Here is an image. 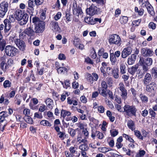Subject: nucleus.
<instances>
[{
	"label": "nucleus",
	"mask_w": 157,
	"mask_h": 157,
	"mask_svg": "<svg viewBox=\"0 0 157 157\" xmlns=\"http://www.w3.org/2000/svg\"><path fill=\"white\" fill-rule=\"evenodd\" d=\"M124 112L127 116L131 117L132 116H136L137 109L134 105H126L124 107Z\"/></svg>",
	"instance_id": "obj_1"
},
{
	"label": "nucleus",
	"mask_w": 157,
	"mask_h": 157,
	"mask_svg": "<svg viewBox=\"0 0 157 157\" xmlns=\"http://www.w3.org/2000/svg\"><path fill=\"white\" fill-rule=\"evenodd\" d=\"M17 51V49L14 46L8 45L5 47L4 52L6 55L12 57L16 56Z\"/></svg>",
	"instance_id": "obj_2"
},
{
	"label": "nucleus",
	"mask_w": 157,
	"mask_h": 157,
	"mask_svg": "<svg viewBox=\"0 0 157 157\" xmlns=\"http://www.w3.org/2000/svg\"><path fill=\"white\" fill-rule=\"evenodd\" d=\"M109 42L110 45H120L121 43V39L118 35L116 34H112L109 35Z\"/></svg>",
	"instance_id": "obj_3"
},
{
	"label": "nucleus",
	"mask_w": 157,
	"mask_h": 157,
	"mask_svg": "<svg viewBox=\"0 0 157 157\" xmlns=\"http://www.w3.org/2000/svg\"><path fill=\"white\" fill-rule=\"evenodd\" d=\"M10 40L12 41H14L17 47L21 51H24L25 49L26 45L25 42L20 39H14L13 37H10Z\"/></svg>",
	"instance_id": "obj_4"
},
{
	"label": "nucleus",
	"mask_w": 157,
	"mask_h": 157,
	"mask_svg": "<svg viewBox=\"0 0 157 157\" xmlns=\"http://www.w3.org/2000/svg\"><path fill=\"white\" fill-rule=\"evenodd\" d=\"M8 3L5 1L0 3V17L3 18L7 12L8 8Z\"/></svg>",
	"instance_id": "obj_5"
},
{
	"label": "nucleus",
	"mask_w": 157,
	"mask_h": 157,
	"mask_svg": "<svg viewBox=\"0 0 157 157\" xmlns=\"http://www.w3.org/2000/svg\"><path fill=\"white\" fill-rule=\"evenodd\" d=\"M72 9L74 14L76 16L82 15L83 12L81 8L77 6L76 1H74L73 3Z\"/></svg>",
	"instance_id": "obj_6"
},
{
	"label": "nucleus",
	"mask_w": 157,
	"mask_h": 157,
	"mask_svg": "<svg viewBox=\"0 0 157 157\" xmlns=\"http://www.w3.org/2000/svg\"><path fill=\"white\" fill-rule=\"evenodd\" d=\"M118 88L121 92V96L123 99L125 100L127 98V92L123 82H121L118 85Z\"/></svg>",
	"instance_id": "obj_7"
},
{
	"label": "nucleus",
	"mask_w": 157,
	"mask_h": 157,
	"mask_svg": "<svg viewBox=\"0 0 157 157\" xmlns=\"http://www.w3.org/2000/svg\"><path fill=\"white\" fill-rule=\"evenodd\" d=\"M108 86L106 82L104 81H102L101 83V87L98 88V91L100 93V94L104 97L107 96L106 90Z\"/></svg>",
	"instance_id": "obj_8"
},
{
	"label": "nucleus",
	"mask_w": 157,
	"mask_h": 157,
	"mask_svg": "<svg viewBox=\"0 0 157 157\" xmlns=\"http://www.w3.org/2000/svg\"><path fill=\"white\" fill-rule=\"evenodd\" d=\"M142 55L144 57H150L152 56L154 54L153 49L147 47L143 48L141 50Z\"/></svg>",
	"instance_id": "obj_9"
},
{
	"label": "nucleus",
	"mask_w": 157,
	"mask_h": 157,
	"mask_svg": "<svg viewBox=\"0 0 157 157\" xmlns=\"http://www.w3.org/2000/svg\"><path fill=\"white\" fill-rule=\"evenodd\" d=\"M8 116V113L6 111H2L0 113V127L4 128L6 126V122H5V118Z\"/></svg>",
	"instance_id": "obj_10"
},
{
	"label": "nucleus",
	"mask_w": 157,
	"mask_h": 157,
	"mask_svg": "<svg viewBox=\"0 0 157 157\" xmlns=\"http://www.w3.org/2000/svg\"><path fill=\"white\" fill-rule=\"evenodd\" d=\"M132 49L131 47H128L124 48L121 53V56L123 59L126 58L130 55L132 52Z\"/></svg>",
	"instance_id": "obj_11"
},
{
	"label": "nucleus",
	"mask_w": 157,
	"mask_h": 157,
	"mask_svg": "<svg viewBox=\"0 0 157 157\" xmlns=\"http://www.w3.org/2000/svg\"><path fill=\"white\" fill-rule=\"evenodd\" d=\"M45 23L43 22H40V24H37L35 25V30L36 33H42L44 30Z\"/></svg>",
	"instance_id": "obj_12"
},
{
	"label": "nucleus",
	"mask_w": 157,
	"mask_h": 157,
	"mask_svg": "<svg viewBox=\"0 0 157 157\" xmlns=\"http://www.w3.org/2000/svg\"><path fill=\"white\" fill-rule=\"evenodd\" d=\"M4 32L5 33V35L6 36L9 35L7 34V33L10 30L11 28V22L8 19H5L4 21Z\"/></svg>",
	"instance_id": "obj_13"
},
{
	"label": "nucleus",
	"mask_w": 157,
	"mask_h": 157,
	"mask_svg": "<svg viewBox=\"0 0 157 157\" xmlns=\"http://www.w3.org/2000/svg\"><path fill=\"white\" fill-rule=\"evenodd\" d=\"M87 13L90 16H92L97 13L98 12V8L94 6H92L86 10Z\"/></svg>",
	"instance_id": "obj_14"
},
{
	"label": "nucleus",
	"mask_w": 157,
	"mask_h": 157,
	"mask_svg": "<svg viewBox=\"0 0 157 157\" xmlns=\"http://www.w3.org/2000/svg\"><path fill=\"white\" fill-rule=\"evenodd\" d=\"M25 12L24 13L23 11L21 10L18 9L16 10L14 12V17L17 21H19L20 19L23 17L25 14H26Z\"/></svg>",
	"instance_id": "obj_15"
},
{
	"label": "nucleus",
	"mask_w": 157,
	"mask_h": 157,
	"mask_svg": "<svg viewBox=\"0 0 157 157\" xmlns=\"http://www.w3.org/2000/svg\"><path fill=\"white\" fill-rule=\"evenodd\" d=\"M152 79L151 75L149 73H146L145 76L143 80V82L144 85H146L149 83Z\"/></svg>",
	"instance_id": "obj_16"
},
{
	"label": "nucleus",
	"mask_w": 157,
	"mask_h": 157,
	"mask_svg": "<svg viewBox=\"0 0 157 157\" xmlns=\"http://www.w3.org/2000/svg\"><path fill=\"white\" fill-rule=\"evenodd\" d=\"M50 25L51 29L54 32L58 31L60 29L58 23L57 22L54 21H52Z\"/></svg>",
	"instance_id": "obj_17"
},
{
	"label": "nucleus",
	"mask_w": 157,
	"mask_h": 157,
	"mask_svg": "<svg viewBox=\"0 0 157 157\" xmlns=\"http://www.w3.org/2000/svg\"><path fill=\"white\" fill-rule=\"evenodd\" d=\"M146 85V90L148 92H152L156 88V84L154 82Z\"/></svg>",
	"instance_id": "obj_18"
},
{
	"label": "nucleus",
	"mask_w": 157,
	"mask_h": 157,
	"mask_svg": "<svg viewBox=\"0 0 157 157\" xmlns=\"http://www.w3.org/2000/svg\"><path fill=\"white\" fill-rule=\"evenodd\" d=\"M25 30V32L26 33V35L30 36H34L35 33H36L35 31H34L33 30V27L31 25Z\"/></svg>",
	"instance_id": "obj_19"
},
{
	"label": "nucleus",
	"mask_w": 157,
	"mask_h": 157,
	"mask_svg": "<svg viewBox=\"0 0 157 157\" xmlns=\"http://www.w3.org/2000/svg\"><path fill=\"white\" fill-rule=\"evenodd\" d=\"M22 17L20 21L19 24L20 25H22L25 24L27 22L28 20L29 16L27 13L25 14V15Z\"/></svg>",
	"instance_id": "obj_20"
},
{
	"label": "nucleus",
	"mask_w": 157,
	"mask_h": 157,
	"mask_svg": "<svg viewBox=\"0 0 157 157\" xmlns=\"http://www.w3.org/2000/svg\"><path fill=\"white\" fill-rule=\"evenodd\" d=\"M136 55L135 54H133L129 56L127 60V63L129 65H132L135 62L136 59Z\"/></svg>",
	"instance_id": "obj_21"
},
{
	"label": "nucleus",
	"mask_w": 157,
	"mask_h": 157,
	"mask_svg": "<svg viewBox=\"0 0 157 157\" xmlns=\"http://www.w3.org/2000/svg\"><path fill=\"white\" fill-rule=\"evenodd\" d=\"M79 148L81 150V154L82 153L84 154L86 153V151H87L89 149V147L88 145L86 144H81L79 146Z\"/></svg>",
	"instance_id": "obj_22"
},
{
	"label": "nucleus",
	"mask_w": 157,
	"mask_h": 157,
	"mask_svg": "<svg viewBox=\"0 0 157 157\" xmlns=\"http://www.w3.org/2000/svg\"><path fill=\"white\" fill-rule=\"evenodd\" d=\"M46 104L48 108L52 109L54 106L53 100L50 98H47L46 100Z\"/></svg>",
	"instance_id": "obj_23"
},
{
	"label": "nucleus",
	"mask_w": 157,
	"mask_h": 157,
	"mask_svg": "<svg viewBox=\"0 0 157 157\" xmlns=\"http://www.w3.org/2000/svg\"><path fill=\"white\" fill-rule=\"evenodd\" d=\"M138 67V66L136 65L130 68H128V72L131 75H135V73L137 70Z\"/></svg>",
	"instance_id": "obj_24"
},
{
	"label": "nucleus",
	"mask_w": 157,
	"mask_h": 157,
	"mask_svg": "<svg viewBox=\"0 0 157 157\" xmlns=\"http://www.w3.org/2000/svg\"><path fill=\"white\" fill-rule=\"evenodd\" d=\"M34 0H29L28 1V8L33 13L34 10V7L35 6V3H34Z\"/></svg>",
	"instance_id": "obj_25"
},
{
	"label": "nucleus",
	"mask_w": 157,
	"mask_h": 157,
	"mask_svg": "<svg viewBox=\"0 0 157 157\" xmlns=\"http://www.w3.org/2000/svg\"><path fill=\"white\" fill-rule=\"evenodd\" d=\"M111 74H112L113 76L115 78H118L119 77V70L116 67H114L111 71Z\"/></svg>",
	"instance_id": "obj_26"
},
{
	"label": "nucleus",
	"mask_w": 157,
	"mask_h": 157,
	"mask_svg": "<svg viewBox=\"0 0 157 157\" xmlns=\"http://www.w3.org/2000/svg\"><path fill=\"white\" fill-rule=\"evenodd\" d=\"M79 130L78 128H76L75 129L73 128H68V132L71 137H74L75 135L76 132H78Z\"/></svg>",
	"instance_id": "obj_27"
},
{
	"label": "nucleus",
	"mask_w": 157,
	"mask_h": 157,
	"mask_svg": "<svg viewBox=\"0 0 157 157\" xmlns=\"http://www.w3.org/2000/svg\"><path fill=\"white\" fill-rule=\"evenodd\" d=\"M146 7V8L148 12L152 16L154 15L155 12L153 10V8L150 3L147 5Z\"/></svg>",
	"instance_id": "obj_28"
},
{
	"label": "nucleus",
	"mask_w": 157,
	"mask_h": 157,
	"mask_svg": "<svg viewBox=\"0 0 157 157\" xmlns=\"http://www.w3.org/2000/svg\"><path fill=\"white\" fill-rule=\"evenodd\" d=\"M140 98L143 103H146L148 101V97L144 94H141L139 95Z\"/></svg>",
	"instance_id": "obj_29"
},
{
	"label": "nucleus",
	"mask_w": 157,
	"mask_h": 157,
	"mask_svg": "<svg viewBox=\"0 0 157 157\" xmlns=\"http://www.w3.org/2000/svg\"><path fill=\"white\" fill-rule=\"evenodd\" d=\"M139 2L141 6L143 8L146 7L149 4L147 0H139Z\"/></svg>",
	"instance_id": "obj_30"
},
{
	"label": "nucleus",
	"mask_w": 157,
	"mask_h": 157,
	"mask_svg": "<svg viewBox=\"0 0 157 157\" xmlns=\"http://www.w3.org/2000/svg\"><path fill=\"white\" fill-rule=\"evenodd\" d=\"M134 135L136 136L140 140H143L144 139L143 136L142 135L140 132L137 130H135L134 131Z\"/></svg>",
	"instance_id": "obj_31"
},
{
	"label": "nucleus",
	"mask_w": 157,
	"mask_h": 157,
	"mask_svg": "<svg viewBox=\"0 0 157 157\" xmlns=\"http://www.w3.org/2000/svg\"><path fill=\"white\" fill-rule=\"evenodd\" d=\"M15 103L18 105H20L21 101V97L19 95L17 94L14 98Z\"/></svg>",
	"instance_id": "obj_32"
},
{
	"label": "nucleus",
	"mask_w": 157,
	"mask_h": 157,
	"mask_svg": "<svg viewBox=\"0 0 157 157\" xmlns=\"http://www.w3.org/2000/svg\"><path fill=\"white\" fill-rule=\"evenodd\" d=\"M85 21L89 24L91 25H94L95 24V22L94 21V19L92 17H86L85 19Z\"/></svg>",
	"instance_id": "obj_33"
},
{
	"label": "nucleus",
	"mask_w": 157,
	"mask_h": 157,
	"mask_svg": "<svg viewBox=\"0 0 157 157\" xmlns=\"http://www.w3.org/2000/svg\"><path fill=\"white\" fill-rule=\"evenodd\" d=\"M110 60L112 65H115L117 61V58L114 56L113 53L110 54Z\"/></svg>",
	"instance_id": "obj_34"
},
{
	"label": "nucleus",
	"mask_w": 157,
	"mask_h": 157,
	"mask_svg": "<svg viewBox=\"0 0 157 157\" xmlns=\"http://www.w3.org/2000/svg\"><path fill=\"white\" fill-rule=\"evenodd\" d=\"M120 73L122 74H125L126 72V67L125 65L121 63L120 65Z\"/></svg>",
	"instance_id": "obj_35"
},
{
	"label": "nucleus",
	"mask_w": 157,
	"mask_h": 157,
	"mask_svg": "<svg viewBox=\"0 0 157 157\" xmlns=\"http://www.w3.org/2000/svg\"><path fill=\"white\" fill-rule=\"evenodd\" d=\"M71 114L70 112L65 110H62L61 112V115L63 118L65 117L66 116H69Z\"/></svg>",
	"instance_id": "obj_36"
},
{
	"label": "nucleus",
	"mask_w": 157,
	"mask_h": 157,
	"mask_svg": "<svg viewBox=\"0 0 157 157\" xmlns=\"http://www.w3.org/2000/svg\"><path fill=\"white\" fill-rule=\"evenodd\" d=\"M11 82L8 80H5L3 82V86L4 88H7L11 86Z\"/></svg>",
	"instance_id": "obj_37"
},
{
	"label": "nucleus",
	"mask_w": 157,
	"mask_h": 157,
	"mask_svg": "<svg viewBox=\"0 0 157 157\" xmlns=\"http://www.w3.org/2000/svg\"><path fill=\"white\" fill-rule=\"evenodd\" d=\"M40 22H43V21H40V18L36 17L35 16L32 18V22L34 23L35 25L40 24Z\"/></svg>",
	"instance_id": "obj_38"
},
{
	"label": "nucleus",
	"mask_w": 157,
	"mask_h": 157,
	"mask_svg": "<svg viewBox=\"0 0 157 157\" xmlns=\"http://www.w3.org/2000/svg\"><path fill=\"white\" fill-rule=\"evenodd\" d=\"M6 44V42L4 39L0 41V49L1 51H2L5 49Z\"/></svg>",
	"instance_id": "obj_39"
},
{
	"label": "nucleus",
	"mask_w": 157,
	"mask_h": 157,
	"mask_svg": "<svg viewBox=\"0 0 157 157\" xmlns=\"http://www.w3.org/2000/svg\"><path fill=\"white\" fill-rule=\"evenodd\" d=\"M119 21L121 24H125L128 21V18L127 17L122 16L120 18Z\"/></svg>",
	"instance_id": "obj_40"
},
{
	"label": "nucleus",
	"mask_w": 157,
	"mask_h": 157,
	"mask_svg": "<svg viewBox=\"0 0 157 157\" xmlns=\"http://www.w3.org/2000/svg\"><path fill=\"white\" fill-rule=\"evenodd\" d=\"M40 124L44 126L50 127L52 124L48 121L47 120H43L40 122Z\"/></svg>",
	"instance_id": "obj_41"
},
{
	"label": "nucleus",
	"mask_w": 157,
	"mask_h": 157,
	"mask_svg": "<svg viewBox=\"0 0 157 157\" xmlns=\"http://www.w3.org/2000/svg\"><path fill=\"white\" fill-rule=\"evenodd\" d=\"M24 118L25 121L28 123L31 124L33 122L32 119L29 116H25Z\"/></svg>",
	"instance_id": "obj_42"
},
{
	"label": "nucleus",
	"mask_w": 157,
	"mask_h": 157,
	"mask_svg": "<svg viewBox=\"0 0 157 157\" xmlns=\"http://www.w3.org/2000/svg\"><path fill=\"white\" fill-rule=\"evenodd\" d=\"M110 132L111 136L113 137H115L118 134V130L115 129L110 130Z\"/></svg>",
	"instance_id": "obj_43"
},
{
	"label": "nucleus",
	"mask_w": 157,
	"mask_h": 157,
	"mask_svg": "<svg viewBox=\"0 0 157 157\" xmlns=\"http://www.w3.org/2000/svg\"><path fill=\"white\" fill-rule=\"evenodd\" d=\"M68 93L67 92L63 93L61 96L60 99L61 101L63 102L66 99V97L68 96Z\"/></svg>",
	"instance_id": "obj_44"
},
{
	"label": "nucleus",
	"mask_w": 157,
	"mask_h": 157,
	"mask_svg": "<svg viewBox=\"0 0 157 157\" xmlns=\"http://www.w3.org/2000/svg\"><path fill=\"white\" fill-rule=\"evenodd\" d=\"M65 18L67 21H69L71 20V14L70 11L67 10L66 12Z\"/></svg>",
	"instance_id": "obj_45"
},
{
	"label": "nucleus",
	"mask_w": 157,
	"mask_h": 157,
	"mask_svg": "<svg viewBox=\"0 0 157 157\" xmlns=\"http://www.w3.org/2000/svg\"><path fill=\"white\" fill-rule=\"evenodd\" d=\"M153 62L152 59L149 57L147 58L145 61V64L148 66H150L152 65Z\"/></svg>",
	"instance_id": "obj_46"
},
{
	"label": "nucleus",
	"mask_w": 157,
	"mask_h": 157,
	"mask_svg": "<svg viewBox=\"0 0 157 157\" xmlns=\"http://www.w3.org/2000/svg\"><path fill=\"white\" fill-rule=\"evenodd\" d=\"M47 9L46 8H45L42 11V12L40 14V17L42 20H44L46 18V13Z\"/></svg>",
	"instance_id": "obj_47"
},
{
	"label": "nucleus",
	"mask_w": 157,
	"mask_h": 157,
	"mask_svg": "<svg viewBox=\"0 0 157 157\" xmlns=\"http://www.w3.org/2000/svg\"><path fill=\"white\" fill-rule=\"evenodd\" d=\"M145 151L144 150H140L139 153L136 154V157H142L145 154Z\"/></svg>",
	"instance_id": "obj_48"
},
{
	"label": "nucleus",
	"mask_w": 157,
	"mask_h": 157,
	"mask_svg": "<svg viewBox=\"0 0 157 157\" xmlns=\"http://www.w3.org/2000/svg\"><path fill=\"white\" fill-rule=\"evenodd\" d=\"M92 128L93 129H92V133L91 136L92 137L93 139H94L95 136H97V134L98 132V131L94 129V128Z\"/></svg>",
	"instance_id": "obj_49"
},
{
	"label": "nucleus",
	"mask_w": 157,
	"mask_h": 157,
	"mask_svg": "<svg viewBox=\"0 0 157 157\" xmlns=\"http://www.w3.org/2000/svg\"><path fill=\"white\" fill-rule=\"evenodd\" d=\"M127 125L128 128H133L135 126L134 121L131 120H129L128 121Z\"/></svg>",
	"instance_id": "obj_50"
},
{
	"label": "nucleus",
	"mask_w": 157,
	"mask_h": 157,
	"mask_svg": "<svg viewBox=\"0 0 157 157\" xmlns=\"http://www.w3.org/2000/svg\"><path fill=\"white\" fill-rule=\"evenodd\" d=\"M122 150L123 151L126 152V153L127 155L129 156L131 155V153H133V152H131V151L129 149H128L125 147H123Z\"/></svg>",
	"instance_id": "obj_51"
},
{
	"label": "nucleus",
	"mask_w": 157,
	"mask_h": 157,
	"mask_svg": "<svg viewBox=\"0 0 157 157\" xmlns=\"http://www.w3.org/2000/svg\"><path fill=\"white\" fill-rule=\"evenodd\" d=\"M151 74L154 75L155 78L157 77V68L153 67L151 70Z\"/></svg>",
	"instance_id": "obj_52"
},
{
	"label": "nucleus",
	"mask_w": 157,
	"mask_h": 157,
	"mask_svg": "<svg viewBox=\"0 0 157 157\" xmlns=\"http://www.w3.org/2000/svg\"><path fill=\"white\" fill-rule=\"evenodd\" d=\"M105 110V108L102 105H100L98 107V111L100 113H103Z\"/></svg>",
	"instance_id": "obj_53"
},
{
	"label": "nucleus",
	"mask_w": 157,
	"mask_h": 157,
	"mask_svg": "<svg viewBox=\"0 0 157 157\" xmlns=\"http://www.w3.org/2000/svg\"><path fill=\"white\" fill-rule=\"evenodd\" d=\"M141 64H142L143 66V71L144 72H147L148 70V66H147L146 64H144L141 61V62L140 63Z\"/></svg>",
	"instance_id": "obj_54"
},
{
	"label": "nucleus",
	"mask_w": 157,
	"mask_h": 157,
	"mask_svg": "<svg viewBox=\"0 0 157 157\" xmlns=\"http://www.w3.org/2000/svg\"><path fill=\"white\" fill-rule=\"evenodd\" d=\"M73 43L75 46L78 47V45L80 44V40L78 38H74V40L73 41Z\"/></svg>",
	"instance_id": "obj_55"
},
{
	"label": "nucleus",
	"mask_w": 157,
	"mask_h": 157,
	"mask_svg": "<svg viewBox=\"0 0 157 157\" xmlns=\"http://www.w3.org/2000/svg\"><path fill=\"white\" fill-rule=\"evenodd\" d=\"M67 69L63 67H59L57 68V70L59 73H61L66 71Z\"/></svg>",
	"instance_id": "obj_56"
},
{
	"label": "nucleus",
	"mask_w": 157,
	"mask_h": 157,
	"mask_svg": "<svg viewBox=\"0 0 157 157\" xmlns=\"http://www.w3.org/2000/svg\"><path fill=\"white\" fill-rule=\"evenodd\" d=\"M148 26L149 28L153 30L155 29L156 28V24L152 22H150Z\"/></svg>",
	"instance_id": "obj_57"
},
{
	"label": "nucleus",
	"mask_w": 157,
	"mask_h": 157,
	"mask_svg": "<svg viewBox=\"0 0 157 157\" xmlns=\"http://www.w3.org/2000/svg\"><path fill=\"white\" fill-rule=\"evenodd\" d=\"M61 16V13L60 12H58L54 17V19L56 21H58L60 19Z\"/></svg>",
	"instance_id": "obj_58"
},
{
	"label": "nucleus",
	"mask_w": 157,
	"mask_h": 157,
	"mask_svg": "<svg viewBox=\"0 0 157 157\" xmlns=\"http://www.w3.org/2000/svg\"><path fill=\"white\" fill-rule=\"evenodd\" d=\"M47 109V107L45 105H42L40 106L39 109V111L41 112H42Z\"/></svg>",
	"instance_id": "obj_59"
},
{
	"label": "nucleus",
	"mask_w": 157,
	"mask_h": 157,
	"mask_svg": "<svg viewBox=\"0 0 157 157\" xmlns=\"http://www.w3.org/2000/svg\"><path fill=\"white\" fill-rule=\"evenodd\" d=\"M83 129L82 131L83 134L86 137H88L89 135V132L87 130V128H85V130L84 129V128H80L79 130H81V129Z\"/></svg>",
	"instance_id": "obj_60"
},
{
	"label": "nucleus",
	"mask_w": 157,
	"mask_h": 157,
	"mask_svg": "<svg viewBox=\"0 0 157 157\" xmlns=\"http://www.w3.org/2000/svg\"><path fill=\"white\" fill-rule=\"evenodd\" d=\"M70 81L68 80H66L64 81V85H63V87L64 88L67 89L68 87H69L70 86Z\"/></svg>",
	"instance_id": "obj_61"
},
{
	"label": "nucleus",
	"mask_w": 157,
	"mask_h": 157,
	"mask_svg": "<svg viewBox=\"0 0 157 157\" xmlns=\"http://www.w3.org/2000/svg\"><path fill=\"white\" fill-rule=\"evenodd\" d=\"M106 81L108 84L110 86H112L113 83L112 78L111 77H107L106 78Z\"/></svg>",
	"instance_id": "obj_62"
},
{
	"label": "nucleus",
	"mask_w": 157,
	"mask_h": 157,
	"mask_svg": "<svg viewBox=\"0 0 157 157\" xmlns=\"http://www.w3.org/2000/svg\"><path fill=\"white\" fill-rule=\"evenodd\" d=\"M141 21V19H139L138 20L133 21V25H134L135 26H138L140 25Z\"/></svg>",
	"instance_id": "obj_63"
},
{
	"label": "nucleus",
	"mask_w": 157,
	"mask_h": 157,
	"mask_svg": "<svg viewBox=\"0 0 157 157\" xmlns=\"http://www.w3.org/2000/svg\"><path fill=\"white\" fill-rule=\"evenodd\" d=\"M64 153L66 157H74L73 154L70 153L67 151H65Z\"/></svg>",
	"instance_id": "obj_64"
}]
</instances>
